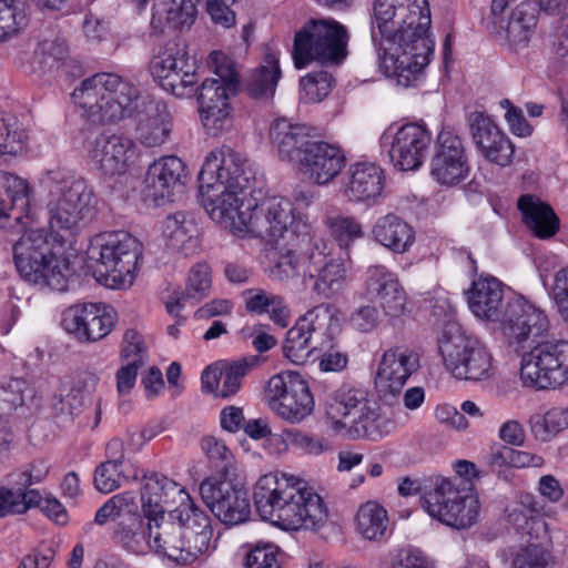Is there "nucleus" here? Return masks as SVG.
<instances>
[{"instance_id":"nucleus-11","label":"nucleus","mask_w":568,"mask_h":568,"mask_svg":"<svg viewBox=\"0 0 568 568\" xmlns=\"http://www.w3.org/2000/svg\"><path fill=\"white\" fill-rule=\"evenodd\" d=\"M324 412L329 427L336 433L372 440L386 434L378 406L367 399L363 389L341 387L326 398Z\"/></svg>"},{"instance_id":"nucleus-4","label":"nucleus","mask_w":568,"mask_h":568,"mask_svg":"<svg viewBox=\"0 0 568 568\" xmlns=\"http://www.w3.org/2000/svg\"><path fill=\"white\" fill-rule=\"evenodd\" d=\"M314 136L313 128L285 119L274 121L270 129V138L278 156L295 164L311 183L323 186L341 174L346 166V155L338 144Z\"/></svg>"},{"instance_id":"nucleus-55","label":"nucleus","mask_w":568,"mask_h":568,"mask_svg":"<svg viewBox=\"0 0 568 568\" xmlns=\"http://www.w3.org/2000/svg\"><path fill=\"white\" fill-rule=\"evenodd\" d=\"M212 286L211 270L206 263L195 264L189 272L183 298L200 302L207 296Z\"/></svg>"},{"instance_id":"nucleus-50","label":"nucleus","mask_w":568,"mask_h":568,"mask_svg":"<svg viewBox=\"0 0 568 568\" xmlns=\"http://www.w3.org/2000/svg\"><path fill=\"white\" fill-rule=\"evenodd\" d=\"M138 504L132 491H123L109 498L95 513L94 523L103 526L110 520L126 518L136 513Z\"/></svg>"},{"instance_id":"nucleus-20","label":"nucleus","mask_w":568,"mask_h":568,"mask_svg":"<svg viewBox=\"0 0 568 568\" xmlns=\"http://www.w3.org/2000/svg\"><path fill=\"white\" fill-rule=\"evenodd\" d=\"M432 136L428 130L417 123H407L396 131L386 130L381 145L387 149L390 162L400 171L417 170L424 162Z\"/></svg>"},{"instance_id":"nucleus-31","label":"nucleus","mask_w":568,"mask_h":568,"mask_svg":"<svg viewBox=\"0 0 568 568\" xmlns=\"http://www.w3.org/2000/svg\"><path fill=\"white\" fill-rule=\"evenodd\" d=\"M349 175L345 186V195L349 201H375L382 194L385 175L382 168L376 164L368 162L352 164Z\"/></svg>"},{"instance_id":"nucleus-52","label":"nucleus","mask_w":568,"mask_h":568,"mask_svg":"<svg viewBox=\"0 0 568 568\" xmlns=\"http://www.w3.org/2000/svg\"><path fill=\"white\" fill-rule=\"evenodd\" d=\"M201 447L211 467L217 474L227 476L235 469V457L223 440L214 436H205L201 440Z\"/></svg>"},{"instance_id":"nucleus-27","label":"nucleus","mask_w":568,"mask_h":568,"mask_svg":"<svg viewBox=\"0 0 568 568\" xmlns=\"http://www.w3.org/2000/svg\"><path fill=\"white\" fill-rule=\"evenodd\" d=\"M468 126L480 154L489 162L499 166H508L513 162L515 145L510 139L483 112L468 115Z\"/></svg>"},{"instance_id":"nucleus-41","label":"nucleus","mask_w":568,"mask_h":568,"mask_svg":"<svg viewBox=\"0 0 568 568\" xmlns=\"http://www.w3.org/2000/svg\"><path fill=\"white\" fill-rule=\"evenodd\" d=\"M540 510L541 506L531 495L521 496L519 507H515L508 515L509 523L530 538L545 539L548 535L547 525L539 516Z\"/></svg>"},{"instance_id":"nucleus-19","label":"nucleus","mask_w":568,"mask_h":568,"mask_svg":"<svg viewBox=\"0 0 568 568\" xmlns=\"http://www.w3.org/2000/svg\"><path fill=\"white\" fill-rule=\"evenodd\" d=\"M152 540L151 551L165 557L179 565L194 562L200 556L210 551L206 548V536L193 539L173 520L163 519L146 521Z\"/></svg>"},{"instance_id":"nucleus-3","label":"nucleus","mask_w":568,"mask_h":568,"mask_svg":"<svg viewBox=\"0 0 568 568\" xmlns=\"http://www.w3.org/2000/svg\"><path fill=\"white\" fill-rule=\"evenodd\" d=\"M244 160L227 146L212 151L199 174L202 203L210 217L224 229L237 233L246 211V190L251 185V170L244 168Z\"/></svg>"},{"instance_id":"nucleus-32","label":"nucleus","mask_w":568,"mask_h":568,"mask_svg":"<svg viewBox=\"0 0 568 568\" xmlns=\"http://www.w3.org/2000/svg\"><path fill=\"white\" fill-rule=\"evenodd\" d=\"M172 131V116L163 102H149L145 112L139 116L135 129L136 140L146 148L165 143Z\"/></svg>"},{"instance_id":"nucleus-5","label":"nucleus","mask_w":568,"mask_h":568,"mask_svg":"<svg viewBox=\"0 0 568 568\" xmlns=\"http://www.w3.org/2000/svg\"><path fill=\"white\" fill-rule=\"evenodd\" d=\"M466 295L473 314L500 322L509 342H520L530 333L538 335L547 327V315L534 304L521 297L505 302L504 285L494 276L475 280Z\"/></svg>"},{"instance_id":"nucleus-10","label":"nucleus","mask_w":568,"mask_h":568,"mask_svg":"<svg viewBox=\"0 0 568 568\" xmlns=\"http://www.w3.org/2000/svg\"><path fill=\"white\" fill-rule=\"evenodd\" d=\"M547 327L538 335L530 333L520 342H509L529 349L521 356L519 377L524 386L536 389L557 388L568 384V339L547 338Z\"/></svg>"},{"instance_id":"nucleus-47","label":"nucleus","mask_w":568,"mask_h":568,"mask_svg":"<svg viewBox=\"0 0 568 568\" xmlns=\"http://www.w3.org/2000/svg\"><path fill=\"white\" fill-rule=\"evenodd\" d=\"M195 232V224L182 212L169 215L164 220L163 235L166 245L173 250L183 251L186 244L194 241Z\"/></svg>"},{"instance_id":"nucleus-44","label":"nucleus","mask_w":568,"mask_h":568,"mask_svg":"<svg viewBox=\"0 0 568 568\" xmlns=\"http://www.w3.org/2000/svg\"><path fill=\"white\" fill-rule=\"evenodd\" d=\"M196 14L194 0H163L153 13L152 22L164 20L170 28L190 27Z\"/></svg>"},{"instance_id":"nucleus-53","label":"nucleus","mask_w":568,"mask_h":568,"mask_svg":"<svg viewBox=\"0 0 568 568\" xmlns=\"http://www.w3.org/2000/svg\"><path fill=\"white\" fill-rule=\"evenodd\" d=\"M254 359L241 358L232 363H223L220 372L221 386L217 396L227 398L236 394L241 387L243 377L248 373Z\"/></svg>"},{"instance_id":"nucleus-37","label":"nucleus","mask_w":568,"mask_h":568,"mask_svg":"<svg viewBox=\"0 0 568 568\" xmlns=\"http://www.w3.org/2000/svg\"><path fill=\"white\" fill-rule=\"evenodd\" d=\"M518 209L523 213L524 222L539 239H549L559 229V220L554 210L532 195H523L518 200Z\"/></svg>"},{"instance_id":"nucleus-49","label":"nucleus","mask_w":568,"mask_h":568,"mask_svg":"<svg viewBox=\"0 0 568 568\" xmlns=\"http://www.w3.org/2000/svg\"><path fill=\"white\" fill-rule=\"evenodd\" d=\"M27 23L23 0H0V42L17 36Z\"/></svg>"},{"instance_id":"nucleus-38","label":"nucleus","mask_w":568,"mask_h":568,"mask_svg":"<svg viewBox=\"0 0 568 568\" xmlns=\"http://www.w3.org/2000/svg\"><path fill=\"white\" fill-rule=\"evenodd\" d=\"M179 54H182V44L175 40L168 41L151 59L150 72L165 91L178 98H184L180 78L172 72V65H175V58Z\"/></svg>"},{"instance_id":"nucleus-13","label":"nucleus","mask_w":568,"mask_h":568,"mask_svg":"<svg viewBox=\"0 0 568 568\" xmlns=\"http://www.w3.org/2000/svg\"><path fill=\"white\" fill-rule=\"evenodd\" d=\"M422 504L432 518L456 529L471 527L479 517V499L466 479L436 478L433 489L422 496Z\"/></svg>"},{"instance_id":"nucleus-2","label":"nucleus","mask_w":568,"mask_h":568,"mask_svg":"<svg viewBox=\"0 0 568 568\" xmlns=\"http://www.w3.org/2000/svg\"><path fill=\"white\" fill-rule=\"evenodd\" d=\"M256 511L263 520L284 529L316 530L327 519L323 499L303 479L286 473L261 476L253 491Z\"/></svg>"},{"instance_id":"nucleus-48","label":"nucleus","mask_w":568,"mask_h":568,"mask_svg":"<svg viewBox=\"0 0 568 568\" xmlns=\"http://www.w3.org/2000/svg\"><path fill=\"white\" fill-rule=\"evenodd\" d=\"M315 342L305 331L294 324L287 332L283 342V354L292 363L301 365L307 362L317 348Z\"/></svg>"},{"instance_id":"nucleus-61","label":"nucleus","mask_w":568,"mask_h":568,"mask_svg":"<svg viewBox=\"0 0 568 568\" xmlns=\"http://www.w3.org/2000/svg\"><path fill=\"white\" fill-rule=\"evenodd\" d=\"M28 390L27 382L20 378L10 379L0 385V409L10 412L24 403V394Z\"/></svg>"},{"instance_id":"nucleus-42","label":"nucleus","mask_w":568,"mask_h":568,"mask_svg":"<svg viewBox=\"0 0 568 568\" xmlns=\"http://www.w3.org/2000/svg\"><path fill=\"white\" fill-rule=\"evenodd\" d=\"M3 186L6 197L0 201V221L13 217L16 222L20 223L30 203L29 185L26 180L19 176L4 173Z\"/></svg>"},{"instance_id":"nucleus-56","label":"nucleus","mask_w":568,"mask_h":568,"mask_svg":"<svg viewBox=\"0 0 568 568\" xmlns=\"http://www.w3.org/2000/svg\"><path fill=\"white\" fill-rule=\"evenodd\" d=\"M24 141L26 134L14 119L0 118V156L22 152Z\"/></svg>"},{"instance_id":"nucleus-21","label":"nucleus","mask_w":568,"mask_h":568,"mask_svg":"<svg viewBox=\"0 0 568 568\" xmlns=\"http://www.w3.org/2000/svg\"><path fill=\"white\" fill-rule=\"evenodd\" d=\"M200 494L206 507L225 525L244 523L251 513L246 489L231 480L205 478Z\"/></svg>"},{"instance_id":"nucleus-24","label":"nucleus","mask_w":568,"mask_h":568,"mask_svg":"<svg viewBox=\"0 0 568 568\" xmlns=\"http://www.w3.org/2000/svg\"><path fill=\"white\" fill-rule=\"evenodd\" d=\"M186 178L185 164L175 155H166L149 165L144 176L143 196L155 206L173 202Z\"/></svg>"},{"instance_id":"nucleus-18","label":"nucleus","mask_w":568,"mask_h":568,"mask_svg":"<svg viewBox=\"0 0 568 568\" xmlns=\"http://www.w3.org/2000/svg\"><path fill=\"white\" fill-rule=\"evenodd\" d=\"M271 408L284 420L298 424L314 409V398L307 382L298 373L274 375L267 383Z\"/></svg>"},{"instance_id":"nucleus-15","label":"nucleus","mask_w":568,"mask_h":568,"mask_svg":"<svg viewBox=\"0 0 568 568\" xmlns=\"http://www.w3.org/2000/svg\"><path fill=\"white\" fill-rule=\"evenodd\" d=\"M300 246L308 263V280H314L312 291L325 298L341 293L347 285V270L342 257L335 256L328 242L317 235L311 224L300 226Z\"/></svg>"},{"instance_id":"nucleus-17","label":"nucleus","mask_w":568,"mask_h":568,"mask_svg":"<svg viewBox=\"0 0 568 568\" xmlns=\"http://www.w3.org/2000/svg\"><path fill=\"white\" fill-rule=\"evenodd\" d=\"M438 349L445 366L456 378L477 382L493 375V356L475 337L444 335Z\"/></svg>"},{"instance_id":"nucleus-51","label":"nucleus","mask_w":568,"mask_h":568,"mask_svg":"<svg viewBox=\"0 0 568 568\" xmlns=\"http://www.w3.org/2000/svg\"><path fill=\"white\" fill-rule=\"evenodd\" d=\"M324 224L341 248H348L354 241L364 235L362 225L353 216L326 215Z\"/></svg>"},{"instance_id":"nucleus-26","label":"nucleus","mask_w":568,"mask_h":568,"mask_svg":"<svg viewBox=\"0 0 568 568\" xmlns=\"http://www.w3.org/2000/svg\"><path fill=\"white\" fill-rule=\"evenodd\" d=\"M88 155L105 175L124 174L134 156V142L121 134L103 132L88 142Z\"/></svg>"},{"instance_id":"nucleus-54","label":"nucleus","mask_w":568,"mask_h":568,"mask_svg":"<svg viewBox=\"0 0 568 568\" xmlns=\"http://www.w3.org/2000/svg\"><path fill=\"white\" fill-rule=\"evenodd\" d=\"M333 77L326 71L312 72L301 79L300 99L305 103H317L332 89Z\"/></svg>"},{"instance_id":"nucleus-58","label":"nucleus","mask_w":568,"mask_h":568,"mask_svg":"<svg viewBox=\"0 0 568 568\" xmlns=\"http://www.w3.org/2000/svg\"><path fill=\"white\" fill-rule=\"evenodd\" d=\"M514 568H554L551 554L540 545L529 544L513 560Z\"/></svg>"},{"instance_id":"nucleus-43","label":"nucleus","mask_w":568,"mask_h":568,"mask_svg":"<svg viewBox=\"0 0 568 568\" xmlns=\"http://www.w3.org/2000/svg\"><path fill=\"white\" fill-rule=\"evenodd\" d=\"M138 469L133 465L102 462L94 470L93 485L99 493L110 494L130 479L136 480Z\"/></svg>"},{"instance_id":"nucleus-12","label":"nucleus","mask_w":568,"mask_h":568,"mask_svg":"<svg viewBox=\"0 0 568 568\" xmlns=\"http://www.w3.org/2000/svg\"><path fill=\"white\" fill-rule=\"evenodd\" d=\"M348 32L333 19H311L296 31L292 58L296 69L312 62L339 64L347 55Z\"/></svg>"},{"instance_id":"nucleus-30","label":"nucleus","mask_w":568,"mask_h":568,"mask_svg":"<svg viewBox=\"0 0 568 568\" xmlns=\"http://www.w3.org/2000/svg\"><path fill=\"white\" fill-rule=\"evenodd\" d=\"M141 487V510L146 521H154L165 517V506L171 498L183 494L182 488L174 480L159 473L143 475Z\"/></svg>"},{"instance_id":"nucleus-29","label":"nucleus","mask_w":568,"mask_h":568,"mask_svg":"<svg viewBox=\"0 0 568 568\" xmlns=\"http://www.w3.org/2000/svg\"><path fill=\"white\" fill-rule=\"evenodd\" d=\"M302 224H310L307 221H298L287 237L286 245L282 246L276 253L273 265L270 268L268 276L276 282L286 283L291 280L303 277L305 282L308 278V263L305 258V252L300 246Z\"/></svg>"},{"instance_id":"nucleus-1","label":"nucleus","mask_w":568,"mask_h":568,"mask_svg":"<svg viewBox=\"0 0 568 568\" xmlns=\"http://www.w3.org/2000/svg\"><path fill=\"white\" fill-rule=\"evenodd\" d=\"M429 27L427 0H375L371 37L387 78L413 84L434 52Z\"/></svg>"},{"instance_id":"nucleus-9","label":"nucleus","mask_w":568,"mask_h":568,"mask_svg":"<svg viewBox=\"0 0 568 568\" xmlns=\"http://www.w3.org/2000/svg\"><path fill=\"white\" fill-rule=\"evenodd\" d=\"M13 261L20 276L37 286L65 292L74 272L67 257L51 252L44 229H31L13 244Z\"/></svg>"},{"instance_id":"nucleus-40","label":"nucleus","mask_w":568,"mask_h":568,"mask_svg":"<svg viewBox=\"0 0 568 568\" xmlns=\"http://www.w3.org/2000/svg\"><path fill=\"white\" fill-rule=\"evenodd\" d=\"M389 518L387 510L377 501L362 504L355 516V528L362 538L369 541H382L388 531Z\"/></svg>"},{"instance_id":"nucleus-62","label":"nucleus","mask_w":568,"mask_h":568,"mask_svg":"<svg viewBox=\"0 0 568 568\" xmlns=\"http://www.w3.org/2000/svg\"><path fill=\"white\" fill-rule=\"evenodd\" d=\"M278 548L272 544L254 547L245 560L246 568H282L278 560Z\"/></svg>"},{"instance_id":"nucleus-59","label":"nucleus","mask_w":568,"mask_h":568,"mask_svg":"<svg viewBox=\"0 0 568 568\" xmlns=\"http://www.w3.org/2000/svg\"><path fill=\"white\" fill-rule=\"evenodd\" d=\"M283 436L287 445L308 455H320L328 449V444L323 438L298 429H285Z\"/></svg>"},{"instance_id":"nucleus-22","label":"nucleus","mask_w":568,"mask_h":568,"mask_svg":"<svg viewBox=\"0 0 568 568\" xmlns=\"http://www.w3.org/2000/svg\"><path fill=\"white\" fill-rule=\"evenodd\" d=\"M419 368L418 355L405 346L386 349L379 359L374 383L383 400L396 398L408 378Z\"/></svg>"},{"instance_id":"nucleus-57","label":"nucleus","mask_w":568,"mask_h":568,"mask_svg":"<svg viewBox=\"0 0 568 568\" xmlns=\"http://www.w3.org/2000/svg\"><path fill=\"white\" fill-rule=\"evenodd\" d=\"M172 72L180 78L183 85L184 98H191L195 91V84L199 82L196 61L189 57L185 45L182 44V54L176 55L175 65H172Z\"/></svg>"},{"instance_id":"nucleus-23","label":"nucleus","mask_w":568,"mask_h":568,"mask_svg":"<svg viewBox=\"0 0 568 568\" xmlns=\"http://www.w3.org/2000/svg\"><path fill=\"white\" fill-rule=\"evenodd\" d=\"M469 166L462 139L453 129L445 128L435 143L430 175L443 185H456L468 175Z\"/></svg>"},{"instance_id":"nucleus-6","label":"nucleus","mask_w":568,"mask_h":568,"mask_svg":"<svg viewBox=\"0 0 568 568\" xmlns=\"http://www.w3.org/2000/svg\"><path fill=\"white\" fill-rule=\"evenodd\" d=\"M47 204L51 237L59 245L74 239L97 216L98 197L82 178L52 176Z\"/></svg>"},{"instance_id":"nucleus-45","label":"nucleus","mask_w":568,"mask_h":568,"mask_svg":"<svg viewBox=\"0 0 568 568\" xmlns=\"http://www.w3.org/2000/svg\"><path fill=\"white\" fill-rule=\"evenodd\" d=\"M530 430L537 440H551L560 432L568 428V405L552 407L544 415H534L529 419Z\"/></svg>"},{"instance_id":"nucleus-64","label":"nucleus","mask_w":568,"mask_h":568,"mask_svg":"<svg viewBox=\"0 0 568 568\" xmlns=\"http://www.w3.org/2000/svg\"><path fill=\"white\" fill-rule=\"evenodd\" d=\"M234 2L235 0H206V11L214 23L231 28L235 24V14L230 4Z\"/></svg>"},{"instance_id":"nucleus-25","label":"nucleus","mask_w":568,"mask_h":568,"mask_svg":"<svg viewBox=\"0 0 568 568\" xmlns=\"http://www.w3.org/2000/svg\"><path fill=\"white\" fill-rule=\"evenodd\" d=\"M64 329L78 341L93 343L105 337L114 326V318L101 303L70 306L63 313Z\"/></svg>"},{"instance_id":"nucleus-60","label":"nucleus","mask_w":568,"mask_h":568,"mask_svg":"<svg viewBox=\"0 0 568 568\" xmlns=\"http://www.w3.org/2000/svg\"><path fill=\"white\" fill-rule=\"evenodd\" d=\"M121 358L128 363L144 365L146 362V347L142 335L133 328L126 329L121 346Z\"/></svg>"},{"instance_id":"nucleus-39","label":"nucleus","mask_w":568,"mask_h":568,"mask_svg":"<svg viewBox=\"0 0 568 568\" xmlns=\"http://www.w3.org/2000/svg\"><path fill=\"white\" fill-rule=\"evenodd\" d=\"M539 11L538 2L524 1L519 3L509 17L506 32L508 41L514 47H525L535 33Z\"/></svg>"},{"instance_id":"nucleus-7","label":"nucleus","mask_w":568,"mask_h":568,"mask_svg":"<svg viewBox=\"0 0 568 568\" xmlns=\"http://www.w3.org/2000/svg\"><path fill=\"white\" fill-rule=\"evenodd\" d=\"M141 258V242L123 230L95 235L87 248L88 268L109 288L130 287Z\"/></svg>"},{"instance_id":"nucleus-46","label":"nucleus","mask_w":568,"mask_h":568,"mask_svg":"<svg viewBox=\"0 0 568 568\" xmlns=\"http://www.w3.org/2000/svg\"><path fill=\"white\" fill-rule=\"evenodd\" d=\"M295 324L318 343L324 337H331L334 325L333 307L321 303L300 316Z\"/></svg>"},{"instance_id":"nucleus-14","label":"nucleus","mask_w":568,"mask_h":568,"mask_svg":"<svg viewBox=\"0 0 568 568\" xmlns=\"http://www.w3.org/2000/svg\"><path fill=\"white\" fill-rule=\"evenodd\" d=\"M214 72L217 78L205 79L200 87L195 85L199 109L203 125L216 135L230 126L229 99L239 87V74L232 60L220 52L212 53Z\"/></svg>"},{"instance_id":"nucleus-63","label":"nucleus","mask_w":568,"mask_h":568,"mask_svg":"<svg viewBox=\"0 0 568 568\" xmlns=\"http://www.w3.org/2000/svg\"><path fill=\"white\" fill-rule=\"evenodd\" d=\"M551 297L559 314L568 321V267H562L555 274Z\"/></svg>"},{"instance_id":"nucleus-28","label":"nucleus","mask_w":568,"mask_h":568,"mask_svg":"<svg viewBox=\"0 0 568 568\" xmlns=\"http://www.w3.org/2000/svg\"><path fill=\"white\" fill-rule=\"evenodd\" d=\"M366 295L385 315L397 318L406 311L407 295L397 275L383 265L367 268Z\"/></svg>"},{"instance_id":"nucleus-35","label":"nucleus","mask_w":568,"mask_h":568,"mask_svg":"<svg viewBox=\"0 0 568 568\" xmlns=\"http://www.w3.org/2000/svg\"><path fill=\"white\" fill-rule=\"evenodd\" d=\"M281 75L277 54L268 52L261 65L254 69L245 79V92L254 100L268 101L275 94Z\"/></svg>"},{"instance_id":"nucleus-33","label":"nucleus","mask_w":568,"mask_h":568,"mask_svg":"<svg viewBox=\"0 0 568 568\" xmlns=\"http://www.w3.org/2000/svg\"><path fill=\"white\" fill-rule=\"evenodd\" d=\"M372 233L379 244L396 254L407 252L415 242L413 226L395 214L379 217Z\"/></svg>"},{"instance_id":"nucleus-36","label":"nucleus","mask_w":568,"mask_h":568,"mask_svg":"<svg viewBox=\"0 0 568 568\" xmlns=\"http://www.w3.org/2000/svg\"><path fill=\"white\" fill-rule=\"evenodd\" d=\"M143 514L138 510L130 514L126 518L118 520L113 539L129 552L134 555H146L151 551L152 540L150 530L146 528Z\"/></svg>"},{"instance_id":"nucleus-34","label":"nucleus","mask_w":568,"mask_h":568,"mask_svg":"<svg viewBox=\"0 0 568 568\" xmlns=\"http://www.w3.org/2000/svg\"><path fill=\"white\" fill-rule=\"evenodd\" d=\"M169 519L178 521L179 526H183L186 534L193 539L202 535L206 536V548H212V520L207 513L201 509L195 501L185 493L181 495L179 506L171 510Z\"/></svg>"},{"instance_id":"nucleus-16","label":"nucleus","mask_w":568,"mask_h":568,"mask_svg":"<svg viewBox=\"0 0 568 568\" xmlns=\"http://www.w3.org/2000/svg\"><path fill=\"white\" fill-rule=\"evenodd\" d=\"M298 221H307L296 215L291 201L272 196L252 205L248 203L242 222H237L239 236L260 237L268 243L288 237Z\"/></svg>"},{"instance_id":"nucleus-8","label":"nucleus","mask_w":568,"mask_h":568,"mask_svg":"<svg viewBox=\"0 0 568 568\" xmlns=\"http://www.w3.org/2000/svg\"><path fill=\"white\" fill-rule=\"evenodd\" d=\"M139 89L115 73L100 72L83 80L72 98L92 124H114L138 108Z\"/></svg>"}]
</instances>
